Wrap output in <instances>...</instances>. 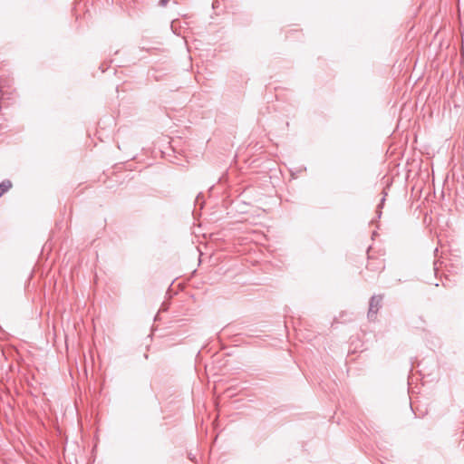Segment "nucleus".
Returning a JSON list of instances; mask_svg holds the SVG:
<instances>
[{
  "instance_id": "nucleus-1",
  "label": "nucleus",
  "mask_w": 464,
  "mask_h": 464,
  "mask_svg": "<svg viewBox=\"0 0 464 464\" xmlns=\"http://www.w3.org/2000/svg\"><path fill=\"white\" fill-rule=\"evenodd\" d=\"M382 296L372 295L369 303L368 319L374 321L376 319L377 313L382 306Z\"/></svg>"
},
{
  "instance_id": "nucleus-2",
  "label": "nucleus",
  "mask_w": 464,
  "mask_h": 464,
  "mask_svg": "<svg viewBox=\"0 0 464 464\" xmlns=\"http://www.w3.org/2000/svg\"><path fill=\"white\" fill-rule=\"evenodd\" d=\"M12 188V182L9 179H5L0 183V197L7 192Z\"/></svg>"
},
{
  "instance_id": "nucleus-3",
  "label": "nucleus",
  "mask_w": 464,
  "mask_h": 464,
  "mask_svg": "<svg viewBox=\"0 0 464 464\" xmlns=\"http://www.w3.org/2000/svg\"><path fill=\"white\" fill-rule=\"evenodd\" d=\"M386 196H387V193H386V192H384V193H383V197H382V198L381 199V202H380V204H379V205H378V207H377V208H378V210H377L378 218H381V215H382L381 208L383 207V204H384V202H385V198H386Z\"/></svg>"
},
{
  "instance_id": "nucleus-4",
  "label": "nucleus",
  "mask_w": 464,
  "mask_h": 464,
  "mask_svg": "<svg viewBox=\"0 0 464 464\" xmlns=\"http://www.w3.org/2000/svg\"><path fill=\"white\" fill-rule=\"evenodd\" d=\"M380 266L379 267H375V265H373L372 261L369 262L368 265H367V268L368 269H371V270H375V269H382L384 266L382 265V262L381 261L380 262Z\"/></svg>"
},
{
  "instance_id": "nucleus-5",
  "label": "nucleus",
  "mask_w": 464,
  "mask_h": 464,
  "mask_svg": "<svg viewBox=\"0 0 464 464\" xmlns=\"http://www.w3.org/2000/svg\"><path fill=\"white\" fill-rule=\"evenodd\" d=\"M168 2H169V0H160V4L164 6L167 5Z\"/></svg>"
},
{
  "instance_id": "nucleus-6",
  "label": "nucleus",
  "mask_w": 464,
  "mask_h": 464,
  "mask_svg": "<svg viewBox=\"0 0 464 464\" xmlns=\"http://www.w3.org/2000/svg\"><path fill=\"white\" fill-rule=\"evenodd\" d=\"M199 198H200V195H198L197 199H196L197 203L199 201Z\"/></svg>"
}]
</instances>
